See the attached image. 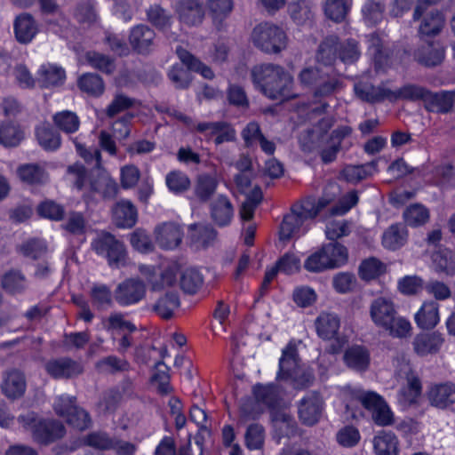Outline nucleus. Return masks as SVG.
<instances>
[{
    "label": "nucleus",
    "mask_w": 455,
    "mask_h": 455,
    "mask_svg": "<svg viewBox=\"0 0 455 455\" xmlns=\"http://www.w3.org/2000/svg\"><path fill=\"white\" fill-rule=\"evenodd\" d=\"M253 83L260 92L271 100H289L298 97L293 92V77L280 65L265 63L251 70Z\"/></svg>",
    "instance_id": "1"
},
{
    "label": "nucleus",
    "mask_w": 455,
    "mask_h": 455,
    "mask_svg": "<svg viewBox=\"0 0 455 455\" xmlns=\"http://www.w3.org/2000/svg\"><path fill=\"white\" fill-rule=\"evenodd\" d=\"M327 204L328 201L325 199L316 201L312 197L294 204L291 212L283 216L279 229V239L287 242L299 235L305 222L314 220Z\"/></svg>",
    "instance_id": "2"
},
{
    "label": "nucleus",
    "mask_w": 455,
    "mask_h": 455,
    "mask_svg": "<svg viewBox=\"0 0 455 455\" xmlns=\"http://www.w3.org/2000/svg\"><path fill=\"white\" fill-rule=\"evenodd\" d=\"M370 315L377 326L388 331L393 336L404 337L411 330V323L397 315L395 305L389 299L379 297L372 300Z\"/></svg>",
    "instance_id": "3"
},
{
    "label": "nucleus",
    "mask_w": 455,
    "mask_h": 455,
    "mask_svg": "<svg viewBox=\"0 0 455 455\" xmlns=\"http://www.w3.org/2000/svg\"><path fill=\"white\" fill-rule=\"evenodd\" d=\"M68 172L74 176V185L79 190L88 188L103 199H112L118 192V185L108 174L100 172L97 175H88L85 167L81 164L69 165Z\"/></svg>",
    "instance_id": "4"
},
{
    "label": "nucleus",
    "mask_w": 455,
    "mask_h": 455,
    "mask_svg": "<svg viewBox=\"0 0 455 455\" xmlns=\"http://www.w3.org/2000/svg\"><path fill=\"white\" fill-rule=\"evenodd\" d=\"M348 259V251L339 242L323 244L311 253L304 262V268L310 273H322L339 268Z\"/></svg>",
    "instance_id": "5"
},
{
    "label": "nucleus",
    "mask_w": 455,
    "mask_h": 455,
    "mask_svg": "<svg viewBox=\"0 0 455 455\" xmlns=\"http://www.w3.org/2000/svg\"><path fill=\"white\" fill-rule=\"evenodd\" d=\"M18 422L27 430H30L35 442L49 444L66 434L64 425L56 419L40 418L35 411H28L18 417Z\"/></svg>",
    "instance_id": "6"
},
{
    "label": "nucleus",
    "mask_w": 455,
    "mask_h": 455,
    "mask_svg": "<svg viewBox=\"0 0 455 455\" xmlns=\"http://www.w3.org/2000/svg\"><path fill=\"white\" fill-rule=\"evenodd\" d=\"M92 251L107 259L113 268H120L127 264L128 254L124 243L109 232H101L91 243Z\"/></svg>",
    "instance_id": "7"
},
{
    "label": "nucleus",
    "mask_w": 455,
    "mask_h": 455,
    "mask_svg": "<svg viewBox=\"0 0 455 455\" xmlns=\"http://www.w3.org/2000/svg\"><path fill=\"white\" fill-rule=\"evenodd\" d=\"M253 44L267 53H278L287 46L285 32L269 22L258 24L251 32Z\"/></svg>",
    "instance_id": "8"
},
{
    "label": "nucleus",
    "mask_w": 455,
    "mask_h": 455,
    "mask_svg": "<svg viewBox=\"0 0 455 455\" xmlns=\"http://www.w3.org/2000/svg\"><path fill=\"white\" fill-rule=\"evenodd\" d=\"M75 396H60L55 401L53 408L57 415L65 417L67 422L78 430H84L91 427L92 419L87 411L76 405Z\"/></svg>",
    "instance_id": "9"
},
{
    "label": "nucleus",
    "mask_w": 455,
    "mask_h": 455,
    "mask_svg": "<svg viewBox=\"0 0 455 455\" xmlns=\"http://www.w3.org/2000/svg\"><path fill=\"white\" fill-rule=\"evenodd\" d=\"M441 0L417 1V4L413 12V20H418L423 17L419 29L421 35L427 36H436L443 29L444 26V18L442 12L437 10H432L424 15L430 6L437 4Z\"/></svg>",
    "instance_id": "10"
},
{
    "label": "nucleus",
    "mask_w": 455,
    "mask_h": 455,
    "mask_svg": "<svg viewBox=\"0 0 455 455\" xmlns=\"http://www.w3.org/2000/svg\"><path fill=\"white\" fill-rule=\"evenodd\" d=\"M146 295L147 284L140 277L124 279L114 291V299L122 307L138 304L146 298Z\"/></svg>",
    "instance_id": "11"
},
{
    "label": "nucleus",
    "mask_w": 455,
    "mask_h": 455,
    "mask_svg": "<svg viewBox=\"0 0 455 455\" xmlns=\"http://www.w3.org/2000/svg\"><path fill=\"white\" fill-rule=\"evenodd\" d=\"M359 401L362 405L371 413L373 422L381 427L390 426L394 423V414L385 400L374 392L360 395Z\"/></svg>",
    "instance_id": "12"
},
{
    "label": "nucleus",
    "mask_w": 455,
    "mask_h": 455,
    "mask_svg": "<svg viewBox=\"0 0 455 455\" xmlns=\"http://www.w3.org/2000/svg\"><path fill=\"white\" fill-rule=\"evenodd\" d=\"M44 369L48 375L55 379H71L83 374L84 369L82 363L64 356L47 361Z\"/></svg>",
    "instance_id": "13"
},
{
    "label": "nucleus",
    "mask_w": 455,
    "mask_h": 455,
    "mask_svg": "<svg viewBox=\"0 0 455 455\" xmlns=\"http://www.w3.org/2000/svg\"><path fill=\"white\" fill-rule=\"evenodd\" d=\"M323 402L317 392H311L305 395L298 403V415L302 424L306 426L315 425L323 412Z\"/></svg>",
    "instance_id": "14"
},
{
    "label": "nucleus",
    "mask_w": 455,
    "mask_h": 455,
    "mask_svg": "<svg viewBox=\"0 0 455 455\" xmlns=\"http://www.w3.org/2000/svg\"><path fill=\"white\" fill-rule=\"evenodd\" d=\"M0 388L4 395L10 400L21 398L27 388L25 374L18 369H9L3 372Z\"/></svg>",
    "instance_id": "15"
},
{
    "label": "nucleus",
    "mask_w": 455,
    "mask_h": 455,
    "mask_svg": "<svg viewBox=\"0 0 455 455\" xmlns=\"http://www.w3.org/2000/svg\"><path fill=\"white\" fill-rule=\"evenodd\" d=\"M129 43L137 53L148 54L156 45V33L147 25H137L131 30Z\"/></svg>",
    "instance_id": "16"
},
{
    "label": "nucleus",
    "mask_w": 455,
    "mask_h": 455,
    "mask_svg": "<svg viewBox=\"0 0 455 455\" xmlns=\"http://www.w3.org/2000/svg\"><path fill=\"white\" fill-rule=\"evenodd\" d=\"M175 11L180 22L188 26L201 24L204 18V9L199 0H179Z\"/></svg>",
    "instance_id": "17"
},
{
    "label": "nucleus",
    "mask_w": 455,
    "mask_h": 455,
    "mask_svg": "<svg viewBox=\"0 0 455 455\" xmlns=\"http://www.w3.org/2000/svg\"><path fill=\"white\" fill-rule=\"evenodd\" d=\"M183 237L180 226L174 222H164L156 227L155 238L158 245L165 250L179 246Z\"/></svg>",
    "instance_id": "18"
},
{
    "label": "nucleus",
    "mask_w": 455,
    "mask_h": 455,
    "mask_svg": "<svg viewBox=\"0 0 455 455\" xmlns=\"http://www.w3.org/2000/svg\"><path fill=\"white\" fill-rule=\"evenodd\" d=\"M444 58V50L437 41L426 42L414 52V59L426 67L439 65Z\"/></svg>",
    "instance_id": "19"
},
{
    "label": "nucleus",
    "mask_w": 455,
    "mask_h": 455,
    "mask_svg": "<svg viewBox=\"0 0 455 455\" xmlns=\"http://www.w3.org/2000/svg\"><path fill=\"white\" fill-rule=\"evenodd\" d=\"M443 338L437 331L429 333H420L416 335L412 345L415 353L419 356L434 355L439 352L443 344Z\"/></svg>",
    "instance_id": "20"
},
{
    "label": "nucleus",
    "mask_w": 455,
    "mask_h": 455,
    "mask_svg": "<svg viewBox=\"0 0 455 455\" xmlns=\"http://www.w3.org/2000/svg\"><path fill=\"white\" fill-rule=\"evenodd\" d=\"M427 397L431 405L445 409L455 403V385L443 383L430 387Z\"/></svg>",
    "instance_id": "21"
},
{
    "label": "nucleus",
    "mask_w": 455,
    "mask_h": 455,
    "mask_svg": "<svg viewBox=\"0 0 455 455\" xmlns=\"http://www.w3.org/2000/svg\"><path fill=\"white\" fill-rule=\"evenodd\" d=\"M317 335L325 340L335 339L340 327L339 317L332 313L322 312L315 320Z\"/></svg>",
    "instance_id": "22"
},
{
    "label": "nucleus",
    "mask_w": 455,
    "mask_h": 455,
    "mask_svg": "<svg viewBox=\"0 0 455 455\" xmlns=\"http://www.w3.org/2000/svg\"><path fill=\"white\" fill-rule=\"evenodd\" d=\"M112 212L113 220L118 228H131L137 222V209L130 201L122 200L116 203Z\"/></svg>",
    "instance_id": "23"
},
{
    "label": "nucleus",
    "mask_w": 455,
    "mask_h": 455,
    "mask_svg": "<svg viewBox=\"0 0 455 455\" xmlns=\"http://www.w3.org/2000/svg\"><path fill=\"white\" fill-rule=\"evenodd\" d=\"M233 215V205L226 196L220 195L211 203V216L218 226L228 225Z\"/></svg>",
    "instance_id": "24"
},
{
    "label": "nucleus",
    "mask_w": 455,
    "mask_h": 455,
    "mask_svg": "<svg viewBox=\"0 0 455 455\" xmlns=\"http://www.w3.org/2000/svg\"><path fill=\"white\" fill-rule=\"evenodd\" d=\"M454 101V91H444L434 93L427 90L425 100L427 110L437 113L450 112L453 107Z\"/></svg>",
    "instance_id": "25"
},
{
    "label": "nucleus",
    "mask_w": 455,
    "mask_h": 455,
    "mask_svg": "<svg viewBox=\"0 0 455 455\" xmlns=\"http://www.w3.org/2000/svg\"><path fill=\"white\" fill-rule=\"evenodd\" d=\"M439 321V304L433 300L424 302L420 309L415 315L417 325L423 330L435 328Z\"/></svg>",
    "instance_id": "26"
},
{
    "label": "nucleus",
    "mask_w": 455,
    "mask_h": 455,
    "mask_svg": "<svg viewBox=\"0 0 455 455\" xmlns=\"http://www.w3.org/2000/svg\"><path fill=\"white\" fill-rule=\"evenodd\" d=\"M1 287L11 295L21 294L28 289V280L21 270L12 268L2 276Z\"/></svg>",
    "instance_id": "27"
},
{
    "label": "nucleus",
    "mask_w": 455,
    "mask_h": 455,
    "mask_svg": "<svg viewBox=\"0 0 455 455\" xmlns=\"http://www.w3.org/2000/svg\"><path fill=\"white\" fill-rule=\"evenodd\" d=\"M14 33L18 42L28 44L37 33L36 23L29 13L19 15L14 21Z\"/></svg>",
    "instance_id": "28"
},
{
    "label": "nucleus",
    "mask_w": 455,
    "mask_h": 455,
    "mask_svg": "<svg viewBox=\"0 0 455 455\" xmlns=\"http://www.w3.org/2000/svg\"><path fill=\"white\" fill-rule=\"evenodd\" d=\"M299 367L297 348L294 345L289 344L283 350L282 357L279 360L277 379L288 380Z\"/></svg>",
    "instance_id": "29"
},
{
    "label": "nucleus",
    "mask_w": 455,
    "mask_h": 455,
    "mask_svg": "<svg viewBox=\"0 0 455 455\" xmlns=\"http://www.w3.org/2000/svg\"><path fill=\"white\" fill-rule=\"evenodd\" d=\"M180 306L179 295L169 291L161 296L154 305L152 311L164 320H169L174 315L175 310Z\"/></svg>",
    "instance_id": "30"
},
{
    "label": "nucleus",
    "mask_w": 455,
    "mask_h": 455,
    "mask_svg": "<svg viewBox=\"0 0 455 455\" xmlns=\"http://www.w3.org/2000/svg\"><path fill=\"white\" fill-rule=\"evenodd\" d=\"M344 362L350 369L363 371L370 365V353L363 346H353L346 350Z\"/></svg>",
    "instance_id": "31"
},
{
    "label": "nucleus",
    "mask_w": 455,
    "mask_h": 455,
    "mask_svg": "<svg viewBox=\"0 0 455 455\" xmlns=\"http://www.w3.org/2000/svg\"><path fill=\"white\" fill-rule=\"evenodd\" d=\"M408 239V231L403 224L391 225L382 235V244L386 249L396 251L403 247Z\"/></svg>",
    "instance_id": "32"
},
{
    "label": "nucleus",
    "mask_w": 455,
    "mask_h": 455,
    "mask_svg": "<svg viewBox=\"0 0 455 455\" xmlns=\"http://www.w3.org/2000/svg\"><path fill=\"white\" fill-rule=\"evenodd\" d=\"M37 75V83L42 88L60 85L66 77L63 68L52 64L42 65Z\"/></svg>",
    "instance_id": "33"
},
{
    "label": "nucleus",
    "mask_w": 455,
    "mask_h": 455,
    "mask_svg": "<svg viewBox=\"0 0 455 455\" xmlns=\"http://www.w3.org/2000/svg\"><path fill=\"white\" fill-rule=\"evenodd\" d=\"M407 385L398 393V401L403 406H409L416 403L421 394V382L419 377L410 371L406 376Z\"/></svg>",
    "instance_id": "34"
},
{
    "label": "nucleus",
    "mask_w": 455,
    "mask_h": 455,
    "mask_svg": "<svg viewBox=\"0 0 455 455\" xmlns=\"http://www.w3.org/2000/svg\"><path fill=\"white\" fill-rule=\"evenodd\" d=\"M217 233L210 225L194 224L189 227V237L196 249H204L215 240Z\"/></svg>",
    "instance_id": "35"
},
{
    "label": "nucleus",
    "mask_w": 455,
    "mask_h": 455,
    "mask_svg": "<svg viewBox=\"0 0 455 455\" xmlns=\"http://www.w3.org/2000/svg\"><path fill=\"white\" fill-rule=\"evenodd\" d=\"M339 52V37L331 35L325 37L318 46L316 60L324 66L335 63Z\"/></svg>",
    "instance_id": "36"
},
{
    "label": "nucleus",
    "mask_w": 455,
    "mask_h": 455,
    "mask_svg": "<svg viewBox=\"0 0 455 455\" xmlns=\"http://www.w3.org/2000/svg\"><path fill=\"white\" fill-rule=\"evenodd\" d=\"M342 88V81L339 73H329L323 70V77L320 78L314 91L315 98L329 97Z\"/></svg>",
    "instance_id": "37"
},
{
    "label": "nucleus",
    "mask_w": 455,
    "mask_h": 455,
    "mask_svg": "<svg viewBox=\"0 0 455 455\" xmlns=\"http://www.w3.org/2000/svg\"><path fill=\"white\" fill-rule=\"evenodd\" d=\"M390 89H387L381 86H373L367 84H358L355 85V92L358 98L362 100L376 103L381 102L384 100L390 101Z\"/></svg>",
    "instance_id": "38"
},
{
    "label": "nucleus",
    "mask_w": 455,
    "mask_h": 455,
    "mask_svg": "<svg viewBox=\"0 0 455 455\" xmlns=\"http://www.w3.org/2000/svg\"><path fill=\"white\" fill-rule=\"evenodd\" d=\"M218 187L217 179L209 173L199 174L196 180L195 195L200 202H208Z\"/></svg>",
    "instance_id": "39"
},
{
    "label": "nucleus",
    "mask_w": 455,
    "mask_h": 455,
    "mask_svg": "<svg viewBox=\"0 0 455 455\" xmlns=\"http://www.w3.org/2000/svg\"><path fill=\"white\" fill-rule=\"evenodd\" d=\"M20 179L28 185H41L46 182L48 175L45 170L37 164H27L17 170Z\"/></svg>",
    "instance_id": "40"
},
{
    "label": "nucleus",
    "mask_w": 455,
    "mask_h": 455,
    "mask_svg": "<svg viewBox=\"0 0 455 455\" xmlns=\"http://www.w3.org/2000/svg\"><path fill=\"white\" fill-rule=\"evenodd\" d=\"M176 53L180 61L191 71L201 74L202 76L206 79H212L214 77V73L210 67L201 62L196 57L183 47H177Z\"/></svg>",
    "instance_id": "41"
},
{
    "label": "nucleus",
    "mask_w": 455,
    "mask_h": 455,
    "mask_svg": "<svg viewBox=\"0 0 455 455\" xmlns=\"http://www.w3.org/2000/svg\"><path fill=\"white\" fill-rule=\"evenodd\" d=\"M38 143L45 150H55L60 146V136L48 123H44L36 128Z\"/></svg>",
    "instance_id": "42"
},
{
    "label": "nucleus",
    "mask_w": 455,
    "mask_h": 455,
    "mask_svg": "<svg viewBox=\"0 0 455 455\" xmlns=\"http://www.w3.org/2000/svg\"><path fill=\"white\" fill-rule=\"evenodd\" d=\"M377 166V161L361 165H347L342 171V175L347 182L357 183L376 172Z\"/></svg>",
    "instance_id": "43"
},
{
    "label": "nucleus",
    "mask_w": 455,
    "mask_h": 455,
    "mask_svg": "<svg viewBox=\"0 0 455 455\" xmlns=\"http://www.w3.org/2000/svg\"><path fill=\"white\" fill-rule=\"evenodd\" d=\"M373 443L377 455H397L398 453V440L392 432L381 431L375 436Z\"/></svg>",
    "instance_id": "44"
},
{
    "label": "nucleus",
    "mask_w": 455,
    "mask_h": 455,
    "mask_svg": "<svg viewBox=\"0 0 455 455\" xmlns=\"http://www.w3.org/2000/svg\"><path fill=\"white\" fill-rule=\"evenodd\" d=\"M24 139L20 125L12 122L0 124V144L6 148L17 147Z\"/></svg>",
    "instance_id": "45"
},
{
    "label": "nucleus",
    "mask_w": 455,
    "mask_h": 455,
    "mask_svg": "<svg viewBox=\"0 0 455 455\" xmlns=\"http://www.w3.org/2000/svg\"><path fill=\"white\" fill-rule=\"evenodd\" d=\"M427 89L417 84H406L395 91H390V101L395 102L399 100H419L425 101Z\"/></svg>",
    "instance_id": "46"
},
{
    "label": "nucleus",
    "mask_w": 455,
    "mask_h": 455,
    "mask_svg": "<svg viewBox=\"0 0 455 455\" xmlns=\"http://www.w3.org/2000/svg\"><path fill=\"white\" fill-rule=\"evenodd\" d=\"M177 282V267H167L159 275H153L148 279L151 291H162L173 286Z\"/></svg>",
    "instance_id": "47"
},
{
    "label": "nucleus",
    "mask_w": 455,
    "mask_h": 455,
    "mask_svg": "<svg viewBox=\"0 0 455 455\" xmlns=\"http://www.w3.org/2000/svg\"><path fill=\"white\" fill-rule=\"evenodd\" d=\"M207 7L213 22L220 27L233 11V0H208Z\"/></svg>",
    "instance_id": "48"
},
{
    "label": "nucleus",
    "mask_w": 455,
    "mask_h": 455,
    "mask_svg": "<svg viewBox=\"0 0 455 455\" xmlns=\"http://www.w3.org/2000/svg\"><path fill=\"white\" fill-rule=\"evenodd\" d=\"M435 270L447 275L455 274V253L450 250H441L433 254Z\"/></svg>",
    "instance_id": "49"
},
{
    "label": "nucleus",
    "mask_w": 455,
    "mask_h": 455,
    "mask_svg": "<svg viewBox=\"0 0 455 455\" xmlns=\"http://www.w3.org/2000/svg\"><path fill=\"white\" fill-rule=\"evenodd\" d=\"M90 297L92 306L98 310H106L112 307L114 294L110 289L105 284L94 285L91 291Z\"/></svg>",
    "instance_id": "50"
},
{
    "label": "nucleus",
    "mask_w": 455,
    "mask_h": 455,
    "mask_svg": "<svg viewBox=\"0 0 455 455\" xmlns=\"http://www.w3.org/2000/svg\"><path fill=\"white\" fill-rule=\"evenodd\" d=\"M78 87L84 92L89 95L99 97L105 90L102 78L93 73H88L81 76L78 79Z\"/></svg>",
    "instance_id": "51"
},
{
    "label": "nucleus",
    "mask_w": 455,
    "mask_h": 455,
    "mask_svg": "<svg viewBox=\"0 0 455 455\" xmlns=\"http://www.w3.org/2000/svg\"><path fill=\"white\" fill-rule=\"evenodd\" d=\"M180 288L185 293L195 294L202 287L204 277L196 268H188L180 275Z\"/></svg>",
    "instance_id": "52"
},
{
    "label": "nucleus",
    "mask_w": 455,
    "mask_h": 455,
    "mask_svg": "<svg viewBox=\"0 0 455 455\" xmlns=\"http://www.w3.org/2000/svg\"><path fill=\"white\" fill-rule=\"evenodd\" d=\"M84 444L97 450H111L116 446V438L111 437L103 431H94L89 433L84 438Z\"/></svg>",
    "instance_id": "53"
},
{
    "label": "nucleus",
    "mask_w": 455,
    "mask_h": 455,
    "mask_svg": "<svg viewBox=\"0 0 455 455\" xmlns=\"http://www.w3.org/2000/svg\"><path fill=\"white\" fill-rule=\"evenodd\" d=\"M85 59L92 68L105 74L111 75L116 70L115 60L103 53L91 51L86 52Z\"/></svg>",
    "instance_id": "54"
},
{
    "label": "nucleus",
    "mask_w": 455,
    "mask_h": 455,
    "mask_svg": "<svg viewBox=\"0 0 455 455\" xmlns=\"http://www.w3.org/2000/svg\"><path fill=\"white\" fill-rule=\"evenodd\" d=\"M55 125L66 133L76 132L80 126L79 117L76 113L65 110L58 112L53 116Z\"/></svg>",
    "instance_id": "55"
},
{
    "label": "nucleus",
    "mask_w": 455,
    "mask_h": 455,
    "mask_svg": "<svg viewBox=\"0 0 455 455\" xmlns=\"http://www.w3.org/2000/svg\"><path fill=\"white\" fill-rule=\"evenodd\" d=\"M387 271L386 265L376 258L363 260L359 267V275L363 280H373Z\"/></svg>",
    "instance_id": "56"
},
{
    "label": "nucleus",
    "mask_w": 455,
    "mask_h": 455,
    "mask_svg": "<svg viewBox=\"0 0 455 455\" xmlns=\"http://www.w3.org/2000/svg\"><path fill=\"white\" fill-rule=\"evenodd\" d=\"M166 186L174 194H181L189 189L191 181L188 176L181 171L169 172L165 178Z\"/></svg>",
    "instance_id": "57"
},
{
    "label": "nucleus",
    "mask_w": 455,
    "mask_h": 455,
    "mask_svg": "<svg viewBox=\"0 0 455 455\" xmlns=\"http://www.w3.org/2000/svg\"><path fill=\"white\" fill-rule=\"evenodd\" d=\"M385 12V4L379 0H367L362 8V13L364 20L371 24L376 25L383 19Z\"/></svg>",
    "instance_id": "58"
},
{
    "label": "nucleus",
    "mask_w": 455,
    "mask_h": 455,
    "mask_svg": "<svg viewBox=\"0 0 455 455\" xmlns=\"http://www.w3.org/2000/svg\"><path fill=\"white\" fill-rule=\"evenodd\" d=\"M288 10L291 19L297 24H303L312 18V5L308 0H298L291 2Z\"/></svg>",
    "instance_id": "59"
},
{
    "label": "nucleus",
    "mask_w": 455,
    "mask_h": 455,
    "mask_svg": "<svg viewBox=\"0 0 455 455\" xmlns=\"http://www.w3.org/2000/svg\"><path fill=\"white\" fill-rule=\"evenodd\" d=\"M182 64H175L168 72V77L178 90H184L189 87L192 76L190 69L185 68Z\"/></svg>",
    "instance_id": "60"
},
{
    "label": "nucleus",
    "mask_w": 455,
    "mask_h": 455,
    "mask_svg": "<svg viewBox=\"0 0 455 455\" xmlns=\"http://www.w3.org/2000/svg\"><path fill=\"white\" fill-rule=\"evenodd\" d=\"M323 9L328 19L341 22L349 11V5L347 0H326Z\"/></svg>",
    "instance_id": "61"
},
{
    "label": "nucleus",
    "mask_w": 455,
    "mask_h": 455,
    "mask_svg": "<svg viewBox=\"0 0 455 455\" xmlns=\"http://www.w3.org/2000/svg\"><path fill=\"white\" fill-rule=\"evenodd\" d=\"M369 48L372 51V55L376 65L382 67L387 64L389 59L388 51L384 47V44L379 34L372 33L368 36Z\"/></svg>",
    "instance_id": "62"
},
{
    "label": "nucleus",
    "mask_w": 455,
    "mask_h": 455,
    "mask_svg": "<svg viewBox=\"0 0 455 455\" xmlns=\"http://www.w3.org/2000/svg\"><path fill=\"white\" fill-rule=\"evenodd\" d=\"M361 55L358 43L355 39H347L343 42L339 41V59L347 64L355 62Z\"/></svg>",
    "instance_id": "63"
},
{
    "label": "nucleus",
    "mask_w": 455,
    "mask_h": 455,
    "mask_svg": "<svg viewBox=\"0 0 455 455\" xmlns=\"http://www.w3.org/2000/svg\"><path fill=\"white\" fill-rule=\"evenodd\" d=\"M405 222L412 227L425 224L429 219L428 210L421 204H413L403 212Z\"/></svg>",
    "instance_id": "64"
}]
</instances>
